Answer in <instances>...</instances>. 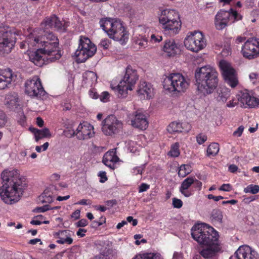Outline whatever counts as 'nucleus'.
<instances>
[{
  "instance_id": "obj_35",
  "label": "nucleus",
  "mask_w": 259,
  "mask_h": 259,
  "mask_svg": "<svg viewBox=\"0 0 259 259\" xmlns=\"http://www.w3.org/2000/svg\"><path fill=\"white\" fill-rule=\"evenodd\" d=\"M39 200L42 203H50L53 201L50 192L46 190L39 197Z\"/></svg>"
},
{
  "instance_id": "obj_33",
  "label": "nucleus",
  "mask_w": 259,
  "mask_h": 259,
  "mask_svg": "<svg viewBox=\"0 0 259 259\" xmlns=\"http://www.w3.org/2000/svg\"><path fill=\"white\" fill-rule=\"evenodd\" d=\"M84 79L89 84H93L97 80V76L96 73L93 71H87L83 75Z\"/></svg>"
},
{
  "instance_id": "obj_28",
  "label": "nucleus",
  "mask_w": 259,
  "mask_h": 259,
  "mask_svg": "<svg viewBox=\"0 0 259 259\" xmlns=\"http://www.w3.org/2000/svg\"><path fill=\"white\" fill-rule=\"evenodd\" d=\"M193 183H194V179L192 177H188L185 179L180 188L181 193L186 197H190L192 193L188 190V189Z\"/></svg>"
},
{
  "instance_id": "obj_50",
  "label": "nucleus",
  "mask_w": 259,
  "mask_h": 259,
  "mask_svg": "<svg viewBox=\"0 0 259 259\" xmlns=\"http://www.w3.org/2000/svg\"><path fill=\"white\" fill-rule=\"evenodd\" d=\"M8 100H10V101H8V104H13L18 102V98L17 95L14 94L13 95H8L7 97Z\"/></svg>"
},
{
  "instance_id": "obj_13",
  "label": "nucleus",
  "mask_w": 259,
  "mask_h": 259,
  "mask_svg": "<svg viewBox=\"0 0 259 259\" xmlns=\"http://www.w3.org/2000/svg\"><path fill=\"white\" fill-rule=\"evenodd\" d=\"M242 53L245 58L252 59L259 55V39L250 38L244 44L242 48Z\"/></svg>"
},
{
  "instance_id": "obj_4",
  "label": "nucleus",
  "mask_w": 259,
  "mask_h": 259,
  "mask_svg": "<svg viewBox=\"0 0 259 259\" xmlns=\"http://www.w3.org/2000/svg\"><path fill=\"white\" fill-rule=\"evenodd\" d=\"M100 24L110 38L120 41L122 44L128 39L127 32L120 20L102 19L100 21Z\"/></svg>"
},
{
  "instance_id": "obj_9",
  "label": "nucleus",
  "mask_w": 259,
  "mask_h": 259,
  "mask_svg": "<svg viewBox=\"0 0 259 259\" xmlns=\"http://www.w3.org/2000/svg\"><path fill=\"white\" fill-rule=\"evenodd\" d=\"M184 43L188 50L196 53L202 50L206 46L204 35L201 32L197 31L189 32Z\"/></svg>"
},
{
  "instance_id": "obj_10",
  "label": "nucleus",
  "mask_w": 259,
  "mask_h": 259,
  "mask_svg": "<svg viewBox=\"0 0 259 259\" xmlns=\"http://www.w3.org/2000/svg\"><path fill=\"white\" fill-rule=\"evenodd\" d=\"M25 93L31 97L37 98H43L46 95L40 80L37 76H34L26 82Z\"/></svg>"
},
{
  "instance_id": "obj_6",
  "label": "nucleus",
  "mask_w": 259,
  "mask_h": 259,
  "mask_svg": "<svg viewBox=\"0 0 259 259\" xmlns=\"http://www.w3.org/2000/svg\"><path fill=\"white\" fill-rule=\"evenodd\" d=\"M189 83L181 73H170L163 81V88L174 95L185 92L189 87Z\"/></svg>"
},
{
  "instance_id": "obj_24",
  "label": "nucleus",
  "mask_w": 259,
  "mask_h": 259,
  "mask_svg": "<svg viewBox=\"0 0 259 259\" xmlns=\"http://www.w3.org/2000/svg\"><path fill=\"white\" fill-rule=\"evenodd\" d=\"M13 77L12 70L10 69H5L0 74V90H4L9 88L11 84Z\"/></svg>"
},
{
  "instance_id": "obj_3",
  "label": "nucleus",
  "mask_w": 259,
  "mask_h": 259,
  "mask_svg": "<svg viewBox=\"0 0 259 259\" xmlns=\"http://www.w3.org/2000/svg\"><path fill=\"white\" fill-rule=\"evenodd\" d=\"M195 77L197 91L203 95L212 93L218 85V73L209 65L202 66L195 70Z\"/></svg>"
},
{
  "instance_id": "obj_63",
  "label": "nucleus",
  "mask_w": 259,
  "mask_h": 259,
  "mask_svg": "<svg viewBox=\"0 0 259 259\" xmlns=\"http://www.w3.org/2000/svg\"><path fill=\"white\" fill-rule=\"evenodd\" d=\"M137 44L140 47L145 48L147 44V40L146 38H144L143 40L137 41Z\"/></svg>"
},
{
  "instance_id": "obj_25",
  "label": "nucleus",
  "mask_w": 259,
  "mask_h": 259,
  "mask_svg": "<svg viewBox=\"0 0 259 259\" xmlns=\"http://www.w3.org/2000/svg\"><path fill=\"white\" fill-rule=\"evenodd\" d=\"M138 93L140 95L145 96L144 98L150 99L153 96V89L151 85L145 81L141 82L138 90Z\"/></svg>"
},
{
  "instance_id": "obj_43",
  "label": "nucleus",
  "mask_w": 259,
  "mask_h": 259,
  "mask_svg": "<svg viewBox=\"0 0 259 259\" xmlns=\"http://www.w3.org/2000/svg\"><path fill=\"white\" fill-rule=\"evenodd\" d=\"M52 208L50 205L47 204L41 207H37L33 210L34 212H44Z\"/></svg>"
},
{
  "instance_id": "obj_14",
  "label": "nucleus",
  "mask_w": 259,
  "mask_h": 259,
  "mask_svg": "<svg viewBox=\"0 0 259 259\" xmlns=\"http://www.w3.org/2000/svg\"><path fill=\"white\" fill-rule=\"evenodd\" d=\"M16 36L11 32H5L0 36V54H9L14 48L16 42Z\"/></svg>"
},
{
  "instance_id": "obj_19",
  "label": "nucleus",
  "mask_w": 259,
  "mask_h": 259,
  "mask_svg": "<svg viewBox=\"0 0 259 259\" xmlns=\"http://www.w3.org/2000/svg\"><path fill=\"white\" fill-rule=\"evenodd\" d=\"M230 12L227 11H219L215 17V25L218 30H222L228 24L231 19Z\"/></svg>"
},
{
  "instance_id": "obj_22",
  "label": "nucleus",
  "mask_w": 259,
  "mask_h": 259,
  "mask_svg": "<svg viewBox=\"0 0 259 259\" xmlns=\"http://www.w3.org/2000/svg\"><path fill=\"white\" fill-rule=\"evenodd\" d=\"M119 158L116 155L115 149H112L107 152L103 158V163L110 168H115V163L118 161Z\"/></svg>"
},
{
  "instance_id": "obj_47",
  "label": "nucleus",
  "mask_w": 259,
  "mask_h": 259,
  "mask_svg": "<svg viewBox=\"0 0 259 259\" xmlns=\"http://www.w3.org/2000/svg\"><path fill=\"white\" fill-rule=\"evenodd\" d=\"M176 17H171V18H169L167 20V21H166V24L169 23H172L174 22V24L176 25L177 27H178V21H181L180 15L179 13L177 12V18H175Z\"/></svg>"
},
{
  "instance_id": "obj_45",
  "label": "nucleus",
  "mask_w": 259,
  "mask_h": 259,
  "mask_svg": "<svg viewBox=\"0 0 259 259\" xmlns=\"http://www.w3.org/2000/svg\"><path fill=\"white\" fill-rule=\"evenodd\" d=\"M162 40V37L159 35L153 34L150 36V41L152 43L159 42Z\"/></svg>"
},
{
  "instance_id": "obj_56",
  "label": "nucleus",
  "mask_w": 259,
  "mask_h": 259,
  "mask_svg": "<svg viewBox=\"0 0 259 259\" xmlns=\"http://www.w3.org/2000/svg\"><path fill=\"white\" fill-rule=\"evenodd\" d=\"M231 186L229 184H224L219 188V190L229 192L231 190Z\"/></svg>"
},
{
  "instance_id": "obj_37",
  "label": "nucleus",
  "mask_w": 259,
  "mask_h": 259,
  "mask_svg": "<svg viewBox=\"0 0 259 259\" xmlns=\"http://www.w3.org/2000/svg\"><path fill=\"white\" fill-rule=\"evenodd\" d=\"M133 259H161L160 256L152 253L139 254L135 256Z\"/></svg>"
},
{
  "instance_id": "obj_1",
  "label": "nucleus",
  "mask_w": 259,
  "mask_h": 259,
  "mask_svg": "<svg viewBox=\"0 0 259 259\" xmlns=\"http://www.w3.org/2000/svg\"><path fill=\"white\" fill-rule=\"evenodd\" d=\"M1 177L4 183L0 188L2 199L8 204L18 202L27 187L25 179L16 169L3 171Z\"/></svg>"
},
{
  "instance_id": "obj_52",
  "label": "nucleus",
  "mask_w": 259,
  "mask_h": 259,
  "mask_svg": "<svg viewBox=\"0 0 259 259\" xmlns=\"http://www.w3.org/2000/svg\"><path fill=\"white\" fill-rule=\"evenodd\" d=\"M244 127L242 125L240 126L236 131L233 132V135L235 137H239L241 136Z\"/></svg>"
},
{
  "instance_id": "obj_7",
  "label": "nucleus",
  "mask_w": 259,
  "mask_h": 259,
  "mask_svg": "<svg viewBox=\"0 0 259 259\" xmlns=\"http://www.w3.org/2000/svg\"><path fill=\"white\" fill-rule=\"evenodd\" d=\"M138 79L137 70L131 66H128L125 70L123 78L119 82L118 86L115 88L117 96L119 98H125L128 90H132L133 87Z\"/></svg>"
},
{
  "instance_id": "obj_27",
  "label": "nucleus",
  "mask_w": 259,
  "mask_h": 259,
  "mask_svg": "<svg viewBox=\"0 0 259 259\" xmlns=\"http://www.w3.org/2000/svg\"><path fill=\"white\" fill-rule=\"evenodd\" d=\"M176 17L177 18V11L175 10L165 9L161 12V14L159 16V23L162 25L166 24V21L169 18Z\"/></svg>"
},
{
  "instance_id": "obj_42",
  "label": "nucleus",
  "mask_w": 259,
  "mask_h": 259,
  "mask_svg": "<svg viewBox=\"0 0 259 259\" xmlns=\"http://www.w3.org/2000/svg\"><path fill=\"white\" fill-rule=\"evenodd\" d=\"M259 191V186L256 185H249L244 189L245 193H250L253 194H256Z\"/></svg>"
},
{
  "instance_id": "obj_62",
  "label": "nucleus",
  "mask_w": 259,
  "mask_h": 259,
  "mask_svg": "<svg viewBox=\"0 0 259 259\" xmlns=\"http://www.w3.org/2000/svg\"><path fill=\"white\" fill-rule=\"evenodd\" d=\"M105 203L108 206H109V207H112L117 204V201L115 199H112L106 201Z\"/></svg>"
},
{
  "instance_id": "obj_61",
  "label": "nucleus",
  "mask_w": 259,
  "mask_h": 259,
  "mask_svg": "<svg viewBox=\"0 0 259 259\" xmlns=\"http://www.w3.org/2000/svg\"><path fill=\"white\" fill-rule=\"evenodd\" d=\"M127 222H132V225L133 226H136L138 224V221L137 219H134L133 217L132 216H129L126 218Z\"/></svg>"
},
{
  "instance_id": "obj_23",
  "label": "nucleus",
  "mask_w": 259,
  "mask_h": 259,
  "mask_svg": "<svg viewBox=\"0 0 259 259\" xmlns=\"http://www.w3.org/2000/svg\"><path fill=\"white\" fill-rule=\"evenodd\" d=\"M41 50L39 48L35 51L30 52L29 54V60L39 67L42 66L45 64V59H46V57Z\"/></svg>"
},
{
  "instance_id": "obj_60",
  "label": "nucleus",
  "mask_w": 259,
  "mask_h": 259,
  "mask_svg": "<svg viewBox=\"0 0 259 259\" xmlns=\"http://www.w3.org/2000/svg\"><path fill=\"white\" fill-rule=\"evenodd\" d=\"M80 211L79 209H76L71 215V218L74 220H77L80 218Z\"/></svg>"
},
{
  "instance_id": "obj_32",
  "label": "nucleus",
  "mask_w": 259,
  "mask_h": 259,
  "mask_svg": "<svg viewBox=\"0 0 259 259\" xmlns=\"http://www.w3.org/2000/svg\"><path fill=\"white\" fill-rule=\"evenodd\" d=\"M248 245L240 246L235 253L230 256L229 259H245Z\"/></svg>"
},
{
  "instance_id": "obj_11",
  "label": "nucleus",
  "mask_w": 259,
  "mask_h": 259,
  "mask_svg": "<svg viewBox=\"0 0 259 259\" xmlns=\"http://www.w3.org/2000/svg\"><path fill=\"white\" fill-rule=\"evenodd\" d=\"M102 130L106 136L118 133L122 128V123L113 115H108L102 122Z\"/></svg>"
},
{
  "instance_id": "obj_57",
  "label": "nucleus",
  "mask_w": 259,
  "mask_h": 259,
  "mask_svg": "<svg viewBox=\"0 0 259 259\" xmlns=\"http://www.w3.org/2000/svg\"><path fill=\"white\" fill-rule=\"evenodd\" d=\"M89 95L91 98L94 99H97L99 98V96L94 89H91L89 91Z\"/></svg>"
},
{
  "instance_id": "obj_46",
  "label": "nucleus",
  "mask_w": 259,
  "mask_h": 259,
  "mask_svg": "<svg viewBox=\"0 0 259 259\" xmlns=\"http://www.w3.org/2000/svg\"><path fill=\"white\" fill-rule=\"evenodd\" d=\"M207 139V136L202 133L199 134L196 137L197 142L200 145L204 143Z\"/></svg>"
},
{
  "instance_id": "obj_51",
  "label": "nucleus",
  "mask_w": 259,
  "mask_h": 259,
  "mask_svg": "<svg viewBox=\"0 0 259 259\" xmlns=\"http://www.w3.org/2000/svg\"><path fill=\"white\" fill-rule=\"evenodd\" d=\"M230 10L231 11V12H230L231 14V19L233 18L234 20H239L242 19V16L238 14L236 11H233L232 9Z\"/></svg>"
},
{
  "instance_id": "obj_21",
  "label": "nucleus",
  "mask_w": 259,
  "mask_h": 259,
  "mask_svg": "<svg viewBox=\"0 0 259 259\" xmlns=\"http://www.w3.org/2000/svg\"><path fill=\"white\" fill-rule=\"evenodd\" d=\"M44 24L46 29L51 28L62 31L65 30L64 26L63 25L62 22L55 15H52L49 17L46 18L44 22Z\"/></svg>"
},
{
  "instance_id": "obj_2",
  "label": "nucleus",
  "mask_w": 259,
  "mask_h": 259,
  "mask_svg": "<svg viewBox=\"0 0 259 259\" xmlns=\"http://www.w3.org/2000/svg\"><path fill=\"white\" fill-rule=\"evenodd\" d=\"M44 35L39 37L29 38L25 41L28 45L32 44V46L38 45L41 52L46 57V59L49 62H54L59 60L61 54L59 50V39L57 36L50 31H44Z\"/></svg>"
},
{
  "instance_id": "obj_49",
  "label": "nucleus",
  "mask_w": 259,
  "mask_h": 259,
  "mask_svg": "<svg viewBox=\"0 0 259 259\" xmlns=\"http://www.w3.org/2000/svg\"><path fill=\"white\" fill-rule=\"evenodd\" d=\"M172 205L174 207L180 208L183 205V202L181 199L174 198L172 199Z\"/></svg>"
},
{
  "instance_id": "obj_29",
  "label": "nucleus",
  "mask_w": 259,
  "mask_h": 259,
  "mask_svg": "<svg viewBox=\"0 0 259 259\" xmlns=\"http://www.w3.org/2000/svg\"><path fill=\"white\" fill-rule=\"evenodd\" d=\"M178 27H177L174 22L169 23L162 25V28L166 33H168L170 35H174L177 34L181 28V21H178Z\"/></svg>"
},
{
  "instance_id": "obj_8",
  "label": "nucleus",
  "mask_w": 259,
  "mask_h": 259,
  "mask_svg": "<svg viewBox=\"0 0 259 259\" xmlns=\"http://www.w3.org/2000/svg\"><path fill=\"white\" fill-rule=\"evenodd\" d=\"M96 51V46L89 38L80 36L78 48L75 52L77 62H84L87 59L93 56Z\"/></svg>"
},
{
  "instance_id": "obj_58",
  "label": "nucleus",
  "mask_w": 259,
  "mask_h": 259,
  "mask_svg": "<svg viewBox=\"0 0 259 259\" xmlns=\"http://www.w3.org/2000/svg\"><path fill=\"white\" fill-rule=\"evenodd\" d=\"M75 204L79 205H91L92 201L89 199H83Z\"/></svg>"
},
{
  "instance_id": "obj_44",
  "label": "nucleus",
  "mask_w": 259,
  "mask_h": 259,
  "mask_svg": "<svg viewBox=\"0 0 259 259\" xmlns=\"http://www.w3.org/2000/svg\"><path fill=\"white\" fill-rule=\"evenodd\" d=\"M7 122V118L5 113L0 110V127H4Z\"/></svg>"
},
{
  "instance_id": "obj_30",
  "label": "nucleus",
  "mask_w": 259,
  "mask_h": 259,
  "mask_svg": "<svg viewBox=\"0 0 259 259\" xmlns=\"http://www.w3.org/2000/svg\"><path fill=\"white\" fill-rule=\"evenodd\" d=\"M58 239L57 242L60 244L67 243L71 244L73 242V239L67 236V231H60L57 233Z\"/></svg>"
},
{
  "instance_id": "obj_5",
  "label": "nucleus",
  "mask_w": 259,
  "mask_h": 259,
  "mask_svg": "<svg viewBox=\"0 0 259 259\" xmlns=\"http://www.w3.org/2000/svg\"><path fill=\"white\" fill-rule=\"evenodd\" d=\"M192 238L200 244L205 245L219 241L218 233L205 224H198L191 228Z\"/></svg>"
},
{
  "instance_id": "obj_39",
  "label": "nucleus",
  "mask_w": 259,
  "mask_h": 259,
  "mask_svg": "<svg viewBox=\"0 0 259 259\" xmlns=\"http://www.w3.org/2000/svg\"><path fill=\"white\" fill-rule=\"evenodd\" d=\"M230 91L228 89H222L218 97V100L219 102L225 103L230 97Z\"/></svg>"
},
{
  "instance_id": "obj_17",
  "label": "nucleus",
  "mask_w": 259,
  "mask_h": 259,
  "mask_svg": "<svg viewBox=\"0 0 259 259\" xmlns=\"http://www.w3.org/2000/svg\"><path fill=\"white\" fill-rule=\"evenodd\" d=\"M205 245L206 247L199 251L200 254L205 259H209L214 257L217 253L221 250L219 241L213 242Z\"/></svg>"
},
{
  "instance_id": "obj_15",
  "label": "nucleus",
  "mask_w": 259,
  "mask_h": 259,
  "mask_svg": "<svg viewBox=\"0 0 259 259\" xmlns=\"http://www.w3.org/2000/svg\"><path fill=\"white\" fill-rule=\"evenodd\" d=\"M93 126L87 122L80 123L73 135H75L80 140H84L90 139L94 136Z\"/></svg>"
},
{
  "instance_id": "obj_36",
  "label": "nucleus",
  "mask_w": 259,
  "mask_h": 259,
  "mask_svg": "<svg viewBox=\"0 0 259 259\" xmlns=\"http://www.w3.org/2000/svg\"><path fill=\"white\" fill-rule=\"evenodd\" d=\"M219 149V145L217 143H212L207 147V155L214 156L218 153Z\"/></svg>"
},
{
  "instance_id": "obj_53",
  "label": "nucleus",
  "mask_w": 259,
  "mask_h": 259,
  "mask_svg": "<svg viewBox=\"0 0 259 259\" xmlns=\"http://www.w3.org/2000/svg\"><path fill=\"white\" fill-rule=\"evenodd\" d=\"M110 45V42L108 39H103L101 41L99 46L102 47L104 49H107Z\"/></svg>"
},
{
  "instance_id": "obj_20",
  "label": "nucleus",
  "mask_w": 259,
  "mask_h": 259,
  "mask_svg": "<svg viewBox=\"0 0 259 259\" xmlns=\"http://www.w3.org/2000/svg\"><path fill=\"white\" fill-rule=\"evenodd\" d=\"M191 129L188 123H180L177 121L171 122L167 127V131L170 134L175 133H188Z\"/></svg>"
},
{
  "instance_id": "obj_26",
  "label": "nucleus",
  "mask_w": 259,
  "mask_h": 259,
  "mask_svg": "<svg viewBox=\"0 0 259 259\" xmlns=\"http://www.w3.org/2000/svg\"><path fill=\"white\" fill-rule=\"evenodd\" d=\"M178 49V46L174 39H167L164 41L162 51L168 57L175 56Z\"/></svg>"
},
{
  "instance_id": "obj_59",
  "label": "nucleus",
  "mask_w": 259,
  "mask_h": 259,
  "mask_svg": "<svg viewBox=\"0 0 259 259\" xmlns=\"http://www.w3.org/2000/svg\"><path fill=\"white\" fill-rule=\"evenodd\" d=\"M149 188V185L142 183L139 187V192L141 193L146 191Z\"/></svg>"
},
{
  "instance_id": "obj_12",
  "label": "nucleus",
  "mask_w": 259,
  "mask_h": 259,
  "mask_svg": "<svg viewBox=\"0 0 259 259\" xmlns=\"http://www.w3.org/2000/svg\"><path fill=\"white\" fill-rule=\"evenodd\" d=\"M219 66L226 82L232 88H235L238 84V80L234 69L225 60L220 62Z\"/></svg>"
},
{
  "instance_id": "obj_34",
  "label": "nucleus",
  "mask_w": 259,
  "mask_h": 259,
  "mask_svg": "<svg viewBox=\"0 0 259 259\" xmlns=\"http://www.w3.org/2000/svg\"><path fill=\"white\" fill-rule=\"evenodd\" d=\"M116 252L112 249L110 248H106L104 250L102 251L101 254L99 256H96L94 258L92 259H104V257H108L109 259H113Z\"/></svg>"
},
{
  "instance_id": "obj_41",
  "label": "nucleus",
  "mask_w": 259,
  "mask_h": 259,
  "mask_svg": "<svg viewBox=\"0 0 259 259\" xmlns=\"http://www.w3.org/2000/svg\"><path fill=\"white\" fill-rule=\"evenodd\" d=\"M179 144L176 143L171 146L170 150L168 152V154L172 157H178L180 155Z\"/></svg>"
},
{
  "instance_id": "obj_55",
  "label": "nucleus",
  "mask_w": 259,
  "mask_h": 259,
  "mask_svg": "<svg viewBox=\"0 0 259 259\" xmlns=\"http://www.w3.org/2000/svg\"><path fill=\"white\" fill-rule=\"evenodd\" d=\"M98 176L101 178L100 182L102 183H104L107 180V177L106 176V173L105 171H101L99 172Z\"/></svg>"
},
{
  "instance_id": "obj_18",
  "label": "nucleus",
  "mask_w": 259,
  "mask_h": 259,
  "mask_svg": "<svg viewBox=\"0 0 259 259\" xmlns=\"http://www.w3.org/2000/svg\"><path fill=\"white\" fill-rule=\"evenodd\" d=\"M238 101L244 108H255L259 106V99L251 96L246 92H241L239 95Z\"/></svg>"
},
{
  "instance_id": "obj_31",
  "label": "nucleus",
  "mask_w": 259,
  "mask_h": 259,
  "mask_svg": "<svg viewBox=\"0 0 259 259\" xmlns=\"http://www.w3.org/2000/svg\"><path fill=\"white\" fill-rule=\"evenodd\" d=\"M32 132L34 133L36 141L39 139L46 137H50L51 134L48 128H45L42 130L33 128Z\"/></svg>"
},
{
  "instance_id": "obj_64",
  "label": "nucleus",
  "mask_w": 259,
  "mask_h": 259,
  "mask_svg": "<svg viewBox=\"0 0 259 259\" xmlns=\"http://www.w3.org/2000/svg\"><path fill=\"white\" fill-rule=\"evenodd\" d=\"M238 169V167L235 164H231L229 167V170L232 173L236 172Z\"/></svg>"
},
{
  "instance_id": "obj_48",
  "label": "nucleus",
  "mask_w": 259,
  "mask_h": 259,
  "mask_svg": "<svg viewBox=\"0 0 259 259\" xmlns=\"http://www.w3.org/2000/svg\"><path fill=\"white\" fill-rule=\"evenodd\" d=\"M99 97L101 101L107 102L109 100L110 95L107 92H103Z\"/></svg>"
},
{
  "instance_id": "obj_38",
  "label": "nucleus",
  "mask_w": 259,
  "mask_h": 259,
  "mask_svg": "<svg viewBox=\"0 0 259 259\" xmlns=\"http://www.w3.org/2000/svg\"><path fill=\"white\" fill-rule=\"evenodd\" d=\"M191 172V166L188 164H183L179 168L178 175L179 177L184 178Z\"/></svg>"
},
{
  "instance_id": "obj_16",
  "label": "nucleus",
  "mask_w": 259,
  "mask_h": 259,
  "mask_svg": "<svg viewBox=\"0 0 259 259\" xmlns=\"http://www.w3.org/2000/svg\"><path fill=\"white\" fill-rule=\"evenodd\" d=\"M128 117L131 119L133 126L141 130H145L148 127V123L146 117L141 110H138L130 114Z\"/></svg>"
},
{
  "instance_id": "obj_54",
  "label": "nucleus",
  "mask_w": 259,
  "mask_h": 259,
  "mask_svg": "<svg viewBox=\"0 0 259 259\" xmlns=\"http://www.w3.org/2000/svg\"><path fill=\"white\" fill-rule=\"evenodd\" d=\"M88 224V221L85 219H82L76 223V226L77 227H83L86 226Z\"/></svg>"
},
{
  "instance_id": "obj_40",
  "label": "nucleus",
  "mask_w": 259,
  "mask_h": 259,
  "mask_svg": "<svg viewBox=\"0 0 259 259\" xmlns=\"http://www.w3.org/2000/svg\"><path fill=\"white\" fill-rule=\"evenodd\" d=\"M211 217L212 220L218 222H221L223 219L222 212L219 209H213L211 212Z\"/></svg>"
}]
</instances>
